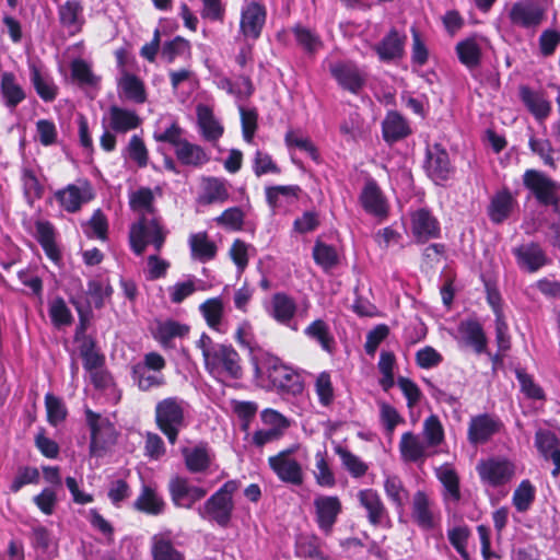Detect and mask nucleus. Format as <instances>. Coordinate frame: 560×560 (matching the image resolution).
<instances>
[{"mask_svg": "<svg viewBox=\"0 0 560 560\" xmlns=\"http://www.w3.org/2000/svg\"><path fill=\"white\" fill-rule=\"evenodd\" d=\"M223 311L224 306L221 298L208 299L199 305V312L209 327L218 331L220 330Z\"/></svg>", "mask_w": 560, "mask_h": 560, "instance_id": "54", "label": "nucleus"}, {"mask_svg": "<svg viewBox=\"0 0 560 560\" xmlns=\"http://www.w3.org/2000/svg\"><path fill=\"white\" fill-rule=\"evenodd\" d=\"M335 452L340 457L345 469L353 478H361L366 474L369 466L359 456L354 455L352 452L342 446H337Z\"/></svg>", "mask_w": 560, "mask_h": 560, "instance_id": "57", "label": "nucleus"}, {"mask_svg": "<svg viewBox=\"0 0 560 560\" xmlns=\"http://www.w3.org/2000/svg\"><path fill=\"white\" fill-rule=\"evenodd\" d=\"M197 124L202 138L209 142H217L224 132L222 124L207 105L197 106Z\"/></svg>", "mask_w": 560, "mask_h": 560, "instance_id": "35", "label": "nucleus"}, {"mask_svg": "<svg viewBox=\"0 0 560 560\" xmlns=\"http://www.w3.org/2000/svg\"><path fill=\"white\" fill-rule=\"evenodd\" d=\"M85 420L91 431L90 454L101 456L109 444L114 442V427L106 418L100 413L85 409Z\"/></svg>", "mask_w": 560, "mask_h": 560, "instance_id": "10", "label": "nucleus"}, {"mask_svg": "<svg viewBox=\"0 0 560 560\" xmlns=\"http://www.w3.org/2000/svg\"><path fill=\"white\" fill-rule=\"evenodd\" d=\"M329 69L331 75L342 89L357 94L363 88L364 75L354 63L340 61L331 65Z\"/></svg>", "mask_w": 560, "mask_h": 560, "instance_id": "29", "label": "nucleus"}, {"mask_svg": "<svg viewBox=\"0 0 560 560\" xmlns=\"http://www.w3.org/2000/svg\"><path fill=\"white\" fill-rule=\"evenodd\" d=\"M360 202L365 212L377 217L385 218L388 213V203L387 200L381 190L377 183L369 178L360 194Z\"/></svg>", "mask_w": 560, "mask_h": 560, "instance_id": "27", "label": "nucleus"}, {"mask_svg": "<svg viewBox=\"0 0 560 560\" xmlns=\"http://www.w3.org/2000/svg\"><path fill=\"white\" fill-rule=\"evenodd\" d=\"M22 184L25 199L30 206H32L35 200L42 198L44 187L42 186V184L39 183L38 178L32 170H23Z\"/></svg>", "mask_w": 560, "mask_h": 560, "instance_id": "63", "label": "nucleus"}, {"mask_svg": "<svg viewBox=\"0 0 560 560\" xmlns=\"http://www.w3.org/2000/svg\"><path fill=\"white\" fill-rule=\"evenodd\" d=\"M203 358L205 369L217 380H240L243 376L241 358L237 351L225 343L214 342L203 332L197 341Z\"/></svg>", "mask_w": 560, "mask_h": 560, "instance_id": "1", "label": "nucleus"}, {"mask_svg": "<svg viewBox=\"0 0 560 560\" xmlns=\"http://www.w3.org/2000/svg\"><path fill=\"white\" fill-rule=\"evenodd\" d=\"M313 508L319 530L326 536L330 535L342 512L341 500L337 495L318 494L314 498Z\"/></svg>", "mask_w": 560, "mask_h": 560, "instance_id": "9", "label": "nucleus"}, {"mask_svg": "<svg viewBox=\"0 0 560 560\" xmlns=\"http://www.w3.org/2000/svg\"><path fill=\"white\" fill-rule=\"evenodd\" d=\"M292 33L298 45L310 55H314L323 46L319 36L314 31L307 27L296 25L292 28Z\"/></svg>", "mask_w": 560, "mask_h": 560, "instance_id": "58", "label": "nucleus"}, {"mask_svg": "<svg viewBox=\"0 0 560 560\" xmlns=\"http://www.w3.org/2000/svg\"><path fill=\"white\" fill-rule=\"evenodd\" d=\"M520 97L537 120L542 121L550 115L551 104L542 92L522 85L520 88Z\"/></svg>", "mask_w": 560, "mask_h": 560, "instance_id": "37", "label": "nucleus"}, {"mask_svg": "<svg viewBox=\"0 0 560 560\" xmlns=\"http://www.w3.org/2000/svg\"><path fill=\"white\" fill-rule=\"evenodd\" d=\"M457 342L463 348H470L475 353L487 352L488 339L482 325L477 319H465L457 327Z\"/></svg>", "mask_w": 560, "mask_h": 560, "instance_id": "22", "label": "nucleus"}, {"mask_svg": "<svg viewBox=\"0 0 560 560\" xmlns=\"http://www.w3.org/2000/svg\"><path fill=\"white\" fill-rule=\"evenodd\" d=\"M427 448L425 442L411 431L405 432L400 438L399 452L405 462L417 463L423 460L428 456Z\"/></svg>", "mask_w": 560, "mask_h": 560, "instance_id": "41", "label": "nucleus"}, {"mask_svg": "<svg viewBox=\"0 0 560 560\" xmlns=\"http://www.w3.org/2000/svg\"><path fill=\"white\" fill-rule=\"evenodd\" d=\"M410 229L418 243L438 238L441 234L438 219L425 208L417 209L410 214Z\"/></svg>", "mask_w": 560, "mask_h": 560, "instance_id": "23", "label": "nucleus"}, {"mask_svg": "<svg viewBox=\"0 0 560 560\" xmlns=\"http://www.w3.org/2000/svg\"><path fill=\"white\" fill-rule=\"evenodd\" d=\"M150 553L152 560H185V553L172 538L170 530L158 533L151 537Z\"/></svg>", "mask_w": 560, "mask_h": 560, "instance_id": "30", "label": "nucleus"}, {"mask_svg": "<svg viewBox=\"0 0 560 560\" xmlns=\"http://www.w3.org/2000/svg\"><path fill=\"white\" fill-rule=\"evenodd\" d=\"M357 499L361 508L366 512L368 521L373 526L386 527L390 525V517L380 493L372 489H362Z\"/></svg>", "mask_w": 560, "mask_h": 560, "instance_id": "16", "label": "nucleus"}, {"mask_svg": "<svg viewBox=\"0 0 560 560\" xmlns=\"http://www.w3.org/2000/svg\"><path fill=\"white\" fill-rule=\"evenodd\" d=\"M190 256L199 262H208L217 256L218 247L207 232L191 233L188 237Z\"/></svg>", "mask_w": 560, "mask_h": 560, "instance_id": "40", "label": "nucleus"}, {"mask_svg": "<svg viewBox=\"0 0 560 560\" xmlns=\"http://www.w3.org/2000/svg\"><path fill=\"white\" fill-rule=\"evenodd\" d=\"M238 488L237 480L226 481L198 509L200 517L215 522L221 527H226L234 510L233 495Z\"/></svg>", "mask_w": 560, "mask_h": 560, "instance_id": "5", "label": "nucleus"}, {"mask_svg": "<svg viewBox=\"0 0 560 560\" xmlns=\"http://www.w3.org/2000/svg\"><path fill=\"white\" fill-rule=\"evenodd\" d=\"M295 556L310 560H327L320 539L312 534H301L295 539Z\"/></svg>", "mask_w": 560, "mask_h": 560, "instance_id": "46", "label": "nucleus"}, {"mask_svg": "<svg viewBox=\"0 0 560 560\" xmlns=\"http://www.w3.org/2000/svg\"><path fill=\"white\" fill-rule=\"evenodd\" d=\"M172 502L177 508L191 509L192 505L203 499L207 490L192 485L188 478L176 476L168 483Z\"/></svg>", "mask_w": 560, "mask_h": 560, "instance_id": "15", "label": "nucleus"}, {"mask_svg": "<svg viewBox=\"0 0 560 560\" xmlns=\"http://www.w3.org/2000/svg\"><path fill=\"white\" fill-rule=\"evenodd\" d=\"M502 427L501 420L493 415L481 413L474 416L468 424L467 439L471 445L485 444L499 433Z\"/></svg>", "mask_w": 560, "mask_h": 560, "instance_id": "17", "label": "nucleus"}, {"mask_svg": "<svg viewBox=\"0 0 560 560\" xmlns=\"http://www.w3.org/2000/svg\"><path fill=\"white\" fill-rule=\"evenodd\" d=\"M488 39L479 34H474L459 40L455 50L460 63L467 69L475 70L481 63L483 51L488 48Z\"/></svg>", "mask_w": 560, "mask_h": 560, "instance_id": "18", "label": "nucleus"}, {"mask_svg": "<svg viewBox=\"0 0 560 560\" xmlns=\"http://www.w3.org/2000/svg\"><path fill=\"white\" fill-rule=\"evenodd\" d=\"M285 143L289 148H296L305 152L314 162H319L320 156L318 150L308 137H304L291 130L285 135Z\"/></svg>", "mask_w": 560, "mask_h": 560, "instance_id": "62", "label": "nucleus"}, {"mask_svg": "<svg viewBox=\"0 0 560 560\" xmlns=\"http://www.w3.org/2000/svg\"><path fill=\"white\" fill-rule=\"evenodd\" d=\"M304 334L312 340L319 343L323 350L331 353L335 346L334 337L330 332L329 326L323 319H315L305 329Z\"/></svg>", "mask_w": 560, "mask_h": 560, "instance_id": "50", "label": "nucleus"}, {"mask_svg": "<svg viewBox=\"0 0 560 560\" xmlns=\"http://www.w3.org/2000/svg\"><path fill=\"white\" fill-rule=\"evenodd\" d=\"M129 205L139 218L159 215L154 208V195L149 187H141L129 196Z\"/></svg>", "mask_w": 560, "mask_h": 560, "instance_id": "49", "label": "nucleus"}, {"mask_svg": "<svg viewBox=\"0 0 560 560\" xmlns=\"http://www.w3.org/2000/svg\"><path fill=\"white\" fill-rule=\"evenodd\" d=\"M535 446L545 460H551V475H560V433L550 429H538L535 434Z\"/></svg>", "mask_w": 560, "mask_h": 560, "instance_id": "24", "label": "nucleus"}, {"mask_svg": "<svg viewBox=\"0 0 560 560\" xmlns=\"http://www.w3.org/2000/svg\"><path fill=\"white\" fill-rule=\"evenodd\" d=\"M435 476L443 486V500L446 504H457L462 499L459 477L456 470L444 464L435 469Z\"/></svg>", "mask_w": 560, "mask_h": 560, "instance_id": "33", "label": "nucleus"}, {"mask_svg": "<svg viewBox=\"0 0 560 560\" xmlns=\"http://www.w3.org/2000/svg\"><path fill=\"white\" fill-rule=\"evenodd\" d=\"M214 84L237 101L246 100L254 93V85L249 75H240L237 82H233L223 74H215Z\"/></svg>", "mask_w": 560, "mask_h": 560, "instance_id": "42", "label": "nucleus"}, {"mask_svg": "<svg viewBox=\"0 0 560 560\" xmlns=\"http://www.w3.org/2000/svg\"><path fill=\"white\" fill-rule=\"evenodd\" d=\"M535 500V488L528 480H523L515 489L512 502L515 509L523 513L526 512Z\"/></svg>", "mask_w": 560, "mask_h": 560, "instance_id": "64", "label": "nucleus"}, {"mask_svg": "<svg viewBox=\"0 0 560 560\" xmlns=\"http://www.w3.org/2000/svg\"><path fill=\"white\" fill-rule=\"evenodd\" d=\"M515 202V199L509 190L503 189L498 191L492 197L488 208L490 220L497 224L502 223L512 213Z\"/></svg>", "mask_w": 560, "mask_h": 560, "instance_id": "44", "label": "nucleus"}, {"mask_svg": "<svg viewBox=\"0 0 560 560\" xmlns=\"http://www.w3.org/2000/svg\"><path fill=\"white\" fill-rule=\"evenodd\" d=\"M267 19L264 4L256 1H245L241 10L240 33L248 39L260 37Z\"/></svg>", "mask_w": 560, "mask_h": 560, "instance_id": "13", "label": "nucleus"}, {"mask_svg": "<svg viewBox=\"0 0 560 560\" xmlns=\"http://www.w3.org/2000/svg\"><path fill=\"white\" fill-rule=\"evenodd\" d=\"M380 409V422L383 425L387 435H393L396 427L405 422V419L397 411V409L386 401H377Z\"/></svg>", "mask_w": 560, "mask_h": 560, "instance_id": "61", "label": "nucleus"}, {"mask_svg": "<svg viewBox=\"0 0 560 560\" xmlns=\"http://www.w3.org/2000/svg\"><path fill=\"white\" fill-rule=\"evenodd\" d=\"M57 12L60 25L67 30L70 36L82 31L85 23L82 0H67L58 7Z\"/></svg>", "mask_w": 560, "mask_h": 560, "instance_id": "28", "label": "nucleus"}, {"mask_svg": "<svg viewBox=\"0 0 560 560\" xmlns=\"http://www.w3.org/2000/svg\"><path fill=\"white\" fill-rule=\"evenodd\" d=\"M422 434L428 447H436L444 442V428L436 415H430L425 418Z\"/></svg>", "mask_w": 560, "mask_h": 560, "instance_id": "56", "label": "nucleus"}, {"mask_svg": "<svg viewBox=\"0 0 560 560\" xmlns=\"http://www.w3.org/2000/svg\"><path fill=\"white\" fill-rule=\"evenodd\" d=\"M230 197L229 184L223 178L206 177L201 182L198 201L201 205L223 203Z\"/></svg>", "mask_w": 560, "mask_h": 560, "instance_id": "36", "label": "nucleus"}, {"mask_svg": "<svg viewBox=\"0 0 560 560\" xmlns=\"http://www.w3.org/2000/svg\"><path fill=\"white\" fill-rule=\"evenodd\" d=\"M35 238L40 244L46 256L55 264L61 259L60 248L57 244V231L54 224L47 220L35 221Z\"/></svg>", "mask_w": 560, "mask_h": 560, "instance_id": "31", "label": "nucleus"}, {"mask_svg": "<svg viewBox=\"0 0 560 560\" xmlns=\"http://www.w3.org/2000/svg\"><path fill=\"white\" fill-rule=\"evenodd\" d=\"M384 491L397 511H402L408 500V491L398 476L388 475L384 480Z\"/></svg>", "mask_w": 560, "mask_h": 560, "instance_id": "51", "label": "nucleus"}, {"mask_svg": "<svg viewBox=\"0 0 560 560\" xmlns=\"http://www.w3.org/2000/svg\"><path fill=\"white\" fill-rule=\"evenodd\" d=\"M314 478L320 487L332 488L336 486V477L329 467L325 452H317L315 455Z\"/></svg>", "mask_w": 560, "mask_h": 560, "instance_id": "60", "label": "nucleus"}, {"mask_svg": "<svg viewBox=\"0 0 560 560\" xmlns=\"http://www.w3.org/2000/svg\"><path fill=\"white\" fill-rule=\"evenodd\" d=\"M131 378L141 392H149L165 385V377L162 373L149 370L138 362L131 366Z\"/></svg>", "mask_w": 560, "mask_h": 560, "instance_id": "45", "label": "nucleus"}, {"mask_svg": "<svg viewBox=\"0 0 560 560\" xmlns=\"http://www.w3.org/2000/svg\"><path fill=\"white\" fill-rule=\"evenodd\" d=\"M121 95L136 104H142L147 100L143 82L135 74L125 72L118 82Z\"/></svg>", "mask_w": 560, "mask_h": 560, "instance_id": "48", "label": "nucleus"}, {"mask_svg": "<svg viewBox=\"0 0 560 560\" xmlns=\"http://www.w3.org/2000/svg\"><path fill=\"white\" fill-rule=\"evenodd\" d=\"M411 518L423 530L433 529L438 523L434 502L424 491L419 490L412 497Z\"/></svg>", "mask_w": 560, "mask_h": 560, "instance_id": "25", "label": "nucleus"}, {"mask_svg": "<svg viewBox=\"0 0 560 560\" xmlns=\"http://www.w3.org/2000/svg\"><path fill=\"white\" fill-rule=\"evenodd\" d=\"M54 198L62 210L68 213H75L80 211L83 205L92 200L93 192L88 182H80L79 184H69L56 190Z\"/></svg>", "mask_w": 560, "mask_h": 560, "instance_id": "14", "label": "nucleus"}, {"mask_svg": "<svg viewBox=\"0 0 560 560\" xmlns=\"http://www.w3.org/2000/svg\"><path fill=\"white\" fill-rule=\"evenodd\" d=\"M405 37L400 36L396 30H390L389 33L376 45V51L381 61L388 62L401 58L404 54Z\"/></svg>", "mask_w": 560, "mask_h": 560, "instance_id": "43", "label": "nucleus"}, {"mask_svg": "<svg viewBox=\"0 0 560 560\" xmlns=\"http://www.w3.org/2000/svg\"><path fill=\"white\" fill-rule=\"evenodd\" d=\"M105 124L115 133L125 135L139 128L142 119L133 109L112 105L102 119V125L105 126Z\"/></svg>", "mask_w": 560, "mask_h": 560, "instance_id": "21", "label": "nucleus"}, {"mask_svg": "<svg viewBox=\"0 0 560 560\" xmlns=\"http://www.w3.org/2000/svg\"><path fill=\"white\" fill-rule=\"evenodd\" d=\"M523 184L540 205L551 206L560 217V184L537 170L525 171Z\"/></svg>", "mask_w": 560, "mask_h": 560, "instance_id": "6", "label": "nucleus"}, {"mask_svg": "<svg viewBox=\"0 0 560 560\" xmlns=\"http://www.w3.org/2000/svg\"><path fill=\"white\" fill-rule=\"evenodd\" d=\"M481 480L492 487L509 482L514 475V465L505 458H490L477 466Z\"/></svg>", "mask_w": 560, "mask_h": 560, "instance_id": "20", "label": "nucleus"}, {"mask_svg": "<svg viewBox=\"0 0 560 560\" xmlns=\"http://www.w3.org/2000/svg\"><path fill=\"white\" fill-rule=\"evenodd\" d=\"M298 448L291 446L268 458L269 467L279 480L293 486H301L304 481L302 464L295 457Z\"/></svg>", "mask_w": 560, "mask_h": 560, "instance_id": "7", "label": "nucleus"}, {"mask_svg": "<svg viewBox=\"0 0 560 560\" xmlns=\"http://www.w3.org/2000/svg\"><path fill=\"white\" fill-rule=\"evenodd\" d=\"M254 372L258 381H264L266 377L270 388L282 395L298 396L304 390L301 374L270 353L254 357Z\"/></svg>", "mask_w": 560, "mask_h": 560, "instance_id": "2", "label": "nucleus"}, {"mask_svg": "<svg viewBox=\"0 0 560 560\" xmlns=\"http://www.w3.org/2000/svg\"><path fill=\"white\" fill-rule=\"evenodd\" d=\"M512 26L535 31L546 19L545 8L535 0H518L508 10Z\"/></svg>", "mask_w": 560, "mask_h": 560, "instance_id": "8", "label": "nucleus"}, {"mask_svg": "<svg viewBox=\"0 0 560 560\" xmlns=\"http://www.w3.org/2000/svg\"><path fill=\"white\" fill-rule=\"evenodd\" d=\"M425 170L435 184H442L451 178L453 167L447 151L441 144L428 147Z\"/></svg>", "mask_w": 560, "mask_h": 560, "instance_id": "19", "label": "nucleus"}, {"mask_svg": "<svg viewBox=\"0 0 560 560\" xmlns=\"http://www.w3.org/2000/svg\"><path fill=\"white\" fill-rule=\"evenodd\" d=\"M154 420L156 428L174 445L190 423V405L178 396L163 398L155 405Z\"/></svg>", "mask_w": 560, "mask_h": 560, "instance_id": "3", "label": "nucleus"}, {"mask_svg": "<svg viewBox=\"0 0 560 560\" xmlns=\"http://www.w3.org/2000/svg\"><path fill=\"white\" fill-rule=\"evenodd\" d=\"M313 258L324 271H330L339 264V255L331 245L317 241L313 247Z\"/></svg>", "mask_w": 560, "mask_h": 560, "instance_id": "52", "label": "nucleus"}, {"mask_svg": "<svg viewBox=\"0 0 560 560\" xmlns=\"http://www.w3.org/2000/svg\"><path fill=\"white\" fill-rule=\"evenodd\" d=\"M122 155L133 161L140 168L145 167L148 165V149L142 138L138 135H133L129 139L128 144L122 150Z\"/></svg>", "mask_w": 560, "mask_h": 560, "instance_id": "59", "label": "nucleus"}, {"mask_svg": "<svg viewBox=\"0 0 560 560\" xmlns=\"http://www.w3.org/2000/svg\"><path fill=\"white\" fill-rule=\"evenodd\" d=\"M190 55V43L184 37L176 36L172 40L163 44L161 57L167 62H174L176 59H186Z\"/></svg>", "mask_w": 560, "mask_h": 560, "instance_id": "55", "label": "nucleus"}, {"mask_svg": "<svg viewBox=\"0 0 560 560\" xmlns=\"http://www.w3.org/2000/svg\"><path fill=\"white\" fill-rule=\"evenodd\" d=\"M517 267L529 273H535L551 264L550 257L540 244L529 242L521 244L512 249Z\"/></svg>", "mask_w": 560, "mask_h": 560, "instance_id": "12", "label": "nucleus"}, {"mask_svg": "<svg viewBox=\"0 0 560 560\" xmlns=\"http://www.w3.org/2000/svg\"><path fill=\"white\" fill-rule=\"evenodd\" d=\"M166 503L158 490L151 486L143 485L141 491L133 502V508L149 515H160L164 512Z\"/></svg>", "mask_w": 560, "mask_h": 560, "instance_id": "38", "label": "nucleus"}, {"mask_svg": "<svg viewBox=\"0 0 560 560\" xmlns=\"http://www.w3.org/2000/svg\"><path fill=\"white\" fill-rule=\"evenodd\" d=\"M28 69L30 80L37 95L47 103L55 101L58 95V86L51 75L36 62H30Z\"/></svg>", "mask_w": 560, "mask_h": 560, "instance_id": "32", "label": "nucleus"}, {"mask_svg": "<svg viewBox=\"0 0 560 560\" xmlns=\"http://www.w3.org/2000/svg\"><path fill=\"white\" fill-rule=\"evenodd\" d=\"M0 95L5 107L14 109L25 97V91L18 83L13 72H2L0 78Z\"/></svg>", "mask_w": 560, "mask_h": 560, "instance_id": "39", "label": "nucleus"}, {"mask_svg": "<svg viewBox=\"0 0 560 560\" xmlns=\"http://www.w3.org/2000/svg\"><path fill=\"white\" fill-rule=\"evenodd\" d=\"M168 231L163 226L160 215H145L132 223L129 241L133 253L141 256L148 245L160 252L165 243Z\"/></svg>", "mask_w": 560, "mask_h": 560, "instance_id": "4", "label": "nucleus"}, {"mask_svg": "<svg viewBox=\"0 0 560 560\" xmlns=\"http://www.w3.org/2000/svg\"><path fill=\"white\" fill-rule=\"evenodd\" d=\"M185 467L190 474H205L209 470L214 454L209 445L199 442L192 446H185L180 450Z\"/></svg>", "mask_w": 560, "mask_h": 560, "instance_id": "26", "label": "nucleus"}, {"mask_svg": "<svg viewBox=\"0 0 560 560\" xmlns=\"http://www.w3.org/2000/svg\"><path fill=\"white\" fill-rule=\"evenodd\" d=\"M266 313L275 322L298 330L294 318L299 312V306L293 296L285 292H276L264 305Z\"/></svg>", "mask_w": 560, "mask_h": 560, "instance_id": "11", "label": "nucleus"}, {"mask_svg": "<svg viewBox=\"0 0 560 560\" xmlns=\"http://www.w3.org/2000/svg\"><path fill=\"white\" fill-rule=\"evenodd\" d=\"M382 135L388 144H393L411 135V128L398 112L392 110L386 114L382 122Z\"/></svg>", "mask_w": 560, "mask_h": 560, "instance_id": "34", "label": "nucleus"}, {"mask_svg": "<svg viewBox=\"0 0 560 560\" xmlns=\"http://www.w3.org/2000/svg\"><path fill=\"white\" fill-rule=\"evenodd\" d=\"M298 186H271L266 188V199L268 205L276 209L282 207L284 203L293 201L298 197Z\"/></svg>", "mask_w": 560, "mask_h": 560, "instance_id": "53", "label": "nucleus"}, {"mask_svg": "<svg viewBox=\"0 0 560 560\" xmlns=\"http://www.w3.org/2000/svg\"><path fill=\"white\" fill-rule=\"evenodd\" d=\"M175 155L183 165L192 167H200L210 160L200 145L194 144L186 139L175 149Z\"/></svg>", "mask_w": 560, "mask_h": 560, "instance_id": "47", "label": "nucleus"}]
</instances>
